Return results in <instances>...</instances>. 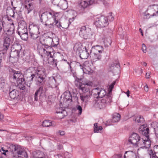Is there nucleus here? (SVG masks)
Returning a JSON list of instances; mask_svg holds the SVG:
<instances>
[{
    "instance_id": "0eeeda50",
    "label": "nucleus",
    "mask_w": 158,
    "mask_h": 158,
    "mask_svg": "<svg viewBox=\"0 0 158 158\" xmlns=\"http://www.w3.org/2000/svg\"><path fill=\"white\" fill-rule=\"evenodd\" d=\"M112 99L110 97L106 96L101 100H98L95 102L94 106L98 109H104L112 102Z\"/></svg>"
},
{
    "instance_id": "9d476101",
    "label": "nucleus",
    "mask_w": 158,
    "mask_h": 158,
    "mask_svg": "<svg viewBox=\"0 0 158 158\" xmlns=\"http://www.w3.org/2000/svg\"><path fill=\"white\" fill-rule=\"evenodd\" d=\"M27 69L25 72V75L23 76V77L21 78V81H23V82H24L28 87H30L33 82L34 75L31 72H27Z\"/></svg>"
},
{
    "instance_id": "6e6d98bb",
    "label": "nucleus",
    "mask_w": 158,
    "mask_h": 158,
    "mask_svg": "<svg viewBox=\"0 0 158 158\" xmlns=\"http://www.w3.org/2000/svg\"><path fill=\"white\" fill-rule=\"evenodd\" d=\"M112 158H122V156L121 154L114 155Z\"/></svg>"
},
{
    "instance_id": "09e8293b",
    "label": "nucleus",
    "mask_w": 158,
    "mask_h": 158,
    "mask_svg": "<svg viewBox=\"0 0 158 158\" xmlns=\"http://www.w3.org/2000/svg\"><path fill=\"white\" fill-rule=\"evenodd\" d=\"M24 56H26L25 57V60L27 62H29L31 56L30 53H27L26 54L24 53Z\"/></svg>"
},
{
    "instance_id": "8fccbe9b",
    "label": "nucleus",
    "mask_w": 158,
    "mask_h": 158,
    "mask_svg": "<svg viewBox=\"0 0 158 158\" xmlns=\"http://www.w3.org/2000/svg\"><path fill=\"white\" fill-rule=\"evenodd\" d=\"M104 42L107 46L110 45L111 43V41L110 38H109L107 40H105Z\"/></svg>"
},
{
    "instance_id": "e2e57ef3",
    "label": "nucleus",
    "mask_w": 158,
    "mask_h": 158,
    "mask_svg": "<svg viewBox=\"0 0 158 158\" xmlns=\"http://www.w3.org/2000/svg\"><path fill=\"white\" fill-rule=\"evenodd\" d=\"M59 132L60 133V134L61 135H64L65 134L64 131H59Z\"/></svg>"
},
{
    "instance_id": "393cba45",
    "label": "nucleus",
    "mask_w": 158,
    "mask_h": 158,
    "mask_svg": "<svg viewBox=\"0 0 158 158\" xmlns=\"http://www.w3.org/2000/svg\"><path fill=\"white\" fill-rule=\"evenodd\" d=\"M56 113L58 114L57 116L59 119L63 118L65 116L67 115L66 111L65 109H63L61 108L58 109L56 111Z\"/></svg>"
},
{
    "instance_id": "ea45409f",
    "label": "nucleus",
    "mask_w": 158,
    "mask_h": 158,
    "mask_svg": "<svg viewBox=\"0 0 158 158\" xmlns=\"http://www.w3.org/2000/svg\"><path fill=\"white\" fill-rule=\"evenodd\" d=\"M148 153L150 156L152 158H157V155H156V153L151 149H148Z\"/></svg>"
},
{
    "instance_id": "4d7b16f0",
    "label": "nucleus",
    "mask_w": 158,
    "mask_h": 158,
    "mask_svg": "<svg viewBox=\"0 0 158 158\" xmlns=\"http://www.w3.org/2000/svg\"><path fill=\"white\" fill-rule=\"evenodd\" d=\"M142 51L144 53H146L147 52V48H146V47L145 44H142Z\"/></svg>"
},
{
    "instance_id": "ddd939ff",
    "label": "nucleus",
    "mask_w": 158,
    "mask_h": 158,
    "mask_svg": "<svg viewBox=\"0 0 158 158\" xmlns=\"http://www.w3.org/2000/svg\"><path fill=\"white\" fill-rule=\"evenodd\" d=\"M79 35L82 38L87 39L89 38L92 35L91 29L86 28L85 26H83L81 28L79 32Z\"/></svg>"
},
{
    "instance_id": "f257e3e1",
    "label": "nucleus",
    "mask_w": 158,
    "mask_h": 158,
    "mask_svg": "<svg viewBox=\"0 0 158 158\" xmlns=\"http://www.w3.org/2000/svg\"><path fill=\"white\" fill-rule=\"evenodd\" d=\"M53 42V38L47 36L43 39V41H40V44L43 46L41 47L40 44H39L37 47V51L39 54L43 56V55H45L48 56H49L52 59L53 63L52 64L56 66L57 65V60L53 58L52 54H54L53 52V49L52 48V44Z\"/></svg>"
},
{
    "instance_id": "c756f323",
    "label": "nucleus",
    "mask_w": 158,
    "mask_h": 158,
    "mask_svg": "<svg viewBox=\"0 0 158 158\" xmlns=\"http://www.w3.org/2000/svg\"><path fill=\"white\" fill-rule=\"evenodd\" d=\"M115 83L116 81H114L110 85L108 86V89L109 92L107 93L106 96L108 97H110L111 99L112 98V89L114 88V85L115 84Z\"/></svg>"
},
{
    "instance_id": "13d9d810",
    "label": "nucleus",
    "mask_w": 158,
    "mask_h": 158,
    "mask_svg": "<svg viewBox=\"0 0 158 158\" xmlns=\"http://www.w3.org/2000/svg\"><path fill=\"white\" fill-rule=\"evenodd\" d=\"M39 94L35 92L34 95V99L35 101H37L38 100V95Z\"/></svg>"
},
{
    "instance_id": "c9c22d12",
    "label": "nucleus",
    "mask_w": 158,
    "mask_h": 158,
    "mask_svg": "<svg viewBox=\"0 0 158 158\" xmlns=\"http://www.w3.org/2000/svg\"><path fill=\"white\" fill-rule=\"evenodd\" d=\"M20 81V82H19V84L18 85L19 88L20 89L24 90L25 93H27L28 90L26 89L25 85L26 84L24 82H23V81Z\"/></svg>"
},
{
    "instance_id": "bb28decb",
    "label": "nucleus",
    "mask_w": 158,
    "mask_h": 158,
    "mask_svg": "<svg viewBox=\"0 0 158 158\" xmlns=\"http://www.w3.org/2000/svg\"><path fill=\"white\" fill-rule=\"evenodd\" d=\"M6 15L8 20L9 21L11 19H9L8 16H10L13 18L15 17V12L14 10L10 7H8L6 9Z\"/></svg>"
},
{
    "instance_id": "052dcab7",
    "label": "nucleus",
    "mask_w": 158,
    "mask_h": 158,
    "mask_svg": "<svg viewBox=\"0 0 158 158\" xmlns=\"http://www.w3.org/2000/svg\"><path fill=\"white\" fill-rule=\"evenodd\" d=\"M63 148V146L61 144H58L57 148L58 149L60 150L62 149Z\"/></svg>"
},
{
    "instance_id": "de8ad7c7",
    "label": "nucleus",
    "mask_w": 158,
    "mask_h": 158,
    "mask_svg": "<svg viewBox=\"0 0 158 158\" xmlns=\"http://www.w3.org/2000/svg\"><path fill=\"white\" fill-rule=\"evenodd\" d=\"M107 19V22L108 21H113L114 20V17L112 15L111 13H109L107 17H106Z\"/></svg>"
},
{
    "instance_id": "a878e982",
    "label": "nucleus",
    "mask_w": 158,
    "mask_h": 158,
    "mask_svg": "<svg viewBox=\"0 0 158 158\" xmlns=\"http://www.w3.org/2000/svg\"><path fill=\"white\" fill-rule=\"evenodd\" d=\"M124 158H136V154L132 151H126L124 156Z\"/></svg>"
},
{
    "instance_id": "39448f33",
    "label": "nucleus",
    "mask_w": 158,
    "mask_h": 158,
    "mask_svg": "<svg viewBox=\"0 0 158 158\" xmlns=\"http://www.w3.org/2000/svg\"><path fill=\"white\" fill-rule=\"evenodd\" d=\"M15 158H27L28 155L26 150L20 145L11 144L9 147Z\"/></svg>"
},
{
    "instance_id": "c85d7f7f",
    "label": "nucleus",
    "mask_w": 158,
    "mask_h": 158,
    "mask_svg": "<svg viewBox=\"0 0 158 158\" xmlns=\"http://www.w3.org/2000/svg\"><path fill=\"white\" fill-rule=\"evenodd\" d=\"M47 90V89L46 87L44 85H43L40 87L39 89L35 92L40 95L42 94H44Z\"/></svg>"
},
{
    "instance_id": "603ef678",
    "label": "nucleus",
    "mask_w": 158,
    "mask_h": 158,
    "mask_svg": "<svg viewBox=\"0 0 158 158\" xmlns=\"http://www.w3.org/2000/svg\"><path fill=\"white\" fill-rule=\"evenodd\" d=\"M6 86V83L3 81H0V89H3Z\"/></svg>"
},
{
    "instance_id": "680f3d73",
    "label": "nucleus",
    "mask_w": 158,
    "mask_h": 158,
    "mask_svg": "<svg viewBox=\"0 0 158 158\" xmlns=\"http://www.w3.org/2000/svg\"><path fill=\"white\" fill-rule=\"evenodd\" d=\"M32 0H24V1L25 2V4H27L29 3H30V2Z\"/></svg>"
},
{
    "instance_id": "49530a36",
    "label": "nucleus",
    "mask_w": 158,
    "mask_h": 158,
    "mask_svg": "<svg viewBox=\"0 0 158 158\" xmlns=\"http://www.w3.org/2000/svg\"><path fill=\"white\" fill-rule=\"evenodd\" d=\"M79 66L80 67V68L82 69L84 73H90V72L89 71L87 70L86 68H84L83 65L80 64V63L79 64Z\"/></svg>"
},
{
    "instance_id": "774afa93",
    "label": "nucleus",
    "mask_w": 158,
    "mask_h": 158,
    "mask_svg": "<svg viewBox=\"0 0 158 158\" xmlns=\"http://www.w3.org/2000/svg\"><path fill=\"white\" fill-rule=\"evenodd\" d=\"M126 94H127V96L128 97H129V94H130V92L129 91V90H128V91L125 92Z\"/></svg>"
},
{
    "instance_id": "1a4fd4ad",
    "label": "nucleus",
    "mask_w": 158,
    "mask_h": 158,
    "mask_svg": "<svg viewBox=\"0 0 158 158\" xmlns=\"http://www.w3.org/2000/svg\"><path fill=\"white\" fill-rule=\"evenodd\" d=\"M143 141V139L140 138L139 136L135 133L131 135L128 140L129 143L136 147L139 146Z\"/></svg>"
},
{
    "instance_id": "e433bc0d",
    "label": "nucleus",
    "mask_w": 158,
    "mask_h": 158,
    "mask_svg": "<svg viewBox=\"0 0 158 158\" xmlns=\"http://www.w3.org/2000/svg\"><path fill=\"white\" fill-rule=\"evenodd\" d=\"M133 120L136 122L137 123H142L144 121V119L143 117L140 115L135 116L133 117Z\"/></svg>"
},
{
    "instance_id": "72a5a7b5",
    "label": "nucleus",
    "mask_w": 158,
    "mask_h": 158,
    "mask_svg": "<svg viewBox=\"0 0 158 158\" xmlns=\"http://www.w3.org/2000/svg\"><path fill=\"white\" fill-rule=\"evenodd\" d=\"M22 48L21 45L19 44H14L11 47V50H14L15 51L20 52V51Z\"/></svg>"
},
{
    "instance_id": "20e7f679",
    "label": "nucleus",
    "mask_w": 158,
    "mask_h": 158,
    "mask_svg": "<svg viewBox=\"0 0 158 158\" xmlns=\"http://www.w3.org/2000/svg\"><path fill=\"white\" fill-rule=\"evenodd\" d=\"M27 72L34 73L38 84L42 85L44 83L46 76L45 70L44 68L40 69V68L31 67L27 69Z\"/></svg>"
},
{
    "instance_id": "5fc2aeb1",
    "label": "nucleus",
    "mask_w": 158,
    "mask_h": 158,
    "mask_svg": "<svg viewBox=\"0 0 158 158\" xmlns=\"http://www.w3.org/2000/svg\"><path fill=\"white\" fill-rule=\"evenodd\" d=\"M99 127L98 125V123H95L94 124V132H98V130H97V128Z\"/></svg>"
},
{
    "instance_id": "6e6552de",
    "label": "nucleus",
    "mask_w": 158,
    "mask_h": 158,
    "mask_svg": "<svg viewBox=\"0 0 158 158\" xmlns=\"http://www.w3.org/2000/svg\"><path fill=\"white\" fill-rule=\"evenodd\" d=\"M39 28L40 26L38 24L34 23L30 24L29 27L30 36L33 39L35 40L40 37V34Z\"/></svg>"
},
{
    "instance_id": "9b49d317",
    "label": "nucleus",
    "mask_w": 158,
    "mask_h": 158,
    "mask_svg": "<svg viewBox=\"0 0 158 158\" xmlns=\"http://www.w3.org/2000/svg\"><path fill=\"white\" fill-rule=\"evenodd\" d=\"M79 51V56L81 59H86L89 56L90 50H89L88 47L86 46L79 47L77 48Z\"/></svg>"
},
{
    "instance_id": "a18cd8bd",
    "label": "nucleus",
    "mask_w": 158,
    "mask_h": 158,
    "mask_svg": "<svg viewBox=\"0 0 158 158\" xmlns=\"http://www.w3.org/2000/svg\"><path fill=\"white\" fill-rule=\"evenodd\" d=\"M76 110L78 111V115H80L82 111V107L79 105H76Z\"/></svg>"
},
{
    "instance_id": "4be33fe9",
    "label": "nucleus",
    "mask_w": 158,
    "mask_h": 158,
    "mask_svg": "<svg viewBox=\"0 0 158 158\" xmlns=\"http://www.w3.org/2000/svg\"><path fill=\"white\" fill-rule=\"evenodd\" d=\"M146 139H143V141L142 143L141 142V144L140 145V148H149L150 147L151 142L150 140L149 139V135L148 137H145Z\"/></svg>"
},
{
    "instance_id": "5701e85b",
    "label": "nucleus",
    "mask_w": 158,
    "mask_h": 158,
    "mask_svg": "<svg viewBox=\"0 0 158 158\" xmlns=\"http://www.w3.org/2000/svg\"><path fill=\"white\" fill-rule=\"evenodd\" d=\"M33 158H48V156L44 152L39 150L33 152Z\"/></svg>"
},
{
    "instance_id": "338daca9",
    "label": "nucleus",
    "mask_w": 158,
    "mask_h": 158,
    "mask_svg": "<svg viewBox=\"0 0 158 158\" xmlns=\"http://www.w3.org/2000/svg\"><path fill=\"white\" fill-rule=\"evenodd\" d=\"M97 130H98V132L101 131L102 129V126H99L98 128H97Z\"/></svg>"
},
{
    "instance_id": "a211bd4d",
    "label": "nucleus",
    "mask_w": 158,
    "mask_h": 158,
    "mask_svg": "<svg viewBox=\"0 0 158 158\" xmlns=\"http://www.w3.org/2000/svg\"><path fill=\"white\" fill-rule=\"evenodd\" d=\"M69 68L70 69V71L72 73L73 77L76 76V73L75 69L77 66H79V63L75 61L67 62Z\"/></svg>"
},
{
    "instance_id": "dca6fc26",
    "label": "nucleus",
    "mask_w": 158,
    "mask_h": 158,
    "mask_svg": "<svg viewBox=\"0 0 158 158\" xmlns=\"http://www.w3.org/2000/svg\"><path fill=\"white\" fill-rule=\"evenodd\" d=\"M27 31V24L25 21L21 20L18 23V33H21L23 32H26Z\"/></svg>"
},
{
    "instance_id": "412c9836",
    "label": "nucleus",
    "mask_w": 158,
    "mask_h": 158,
    "mask_svg": "<svg viewBox=\"0 0 158 158\" xmlns=\"http://www.w3.org/2000/svg\"><path fill=\"white\" fill-rule=\"evenodd\" d=\"M139 131L140 133L145 136V137H148L149 133V129L147 127L146 124H143L141 126L139 129Z\"/></svg>"
},
{
    "instance_id": "58836bf2",
    "label": "nucleus",
    "mask_w": 158,
    "mask_h": 158,
    "mask_svg": "<svg viewBox=\"0 0 158 158\" xmlns=\"http://www.w3.org/2000/svg\"><path fill=\"white\" fill-rule=\"evenodd\" d=\"M22 33H18V34L20 36L22 40H26L28 37L27 31L26 32H23Z\"/></svg>"
},
{
    "instance_id": "f8f14e48",
    "label": "nucleus",
    "mask_w": 158,
    "mask_h": 158,
    "mask_svg": "<svg viewBox=\"0 0 158 158\" xmlns=\"http://www.w3.org/2000/svg\"><path fill=\"white\" fill-rule=\"evenodd\" d=\"M93 97L96 98H102L106 95V90L102 88H94L92 90Z\"/></svg>"
},
{
    "instance_id": "79ce46f5",
    "label": "nucleus",
    "mask_w": 158,
    "mask_h": 158,
    "mask_svg": "<svg viewBox=\"0 0 158 158\" xmlns=\"http://www.w3.org/2000/svg\"><path fill=\"white\" fill-rule=\"evenodd\" d=\"M151 17L152 16L149 12L147 11V10L143 13V19L144 20L148 19Z\"/></svg>"
},
{
    "instance_id": "3c124183",
    "label": "nucleus",
    "mask_w": 158,
    "mask_h": 158,
    "mask_svg": "<svg viewBox=\"0 0 158 158\" xmlns=\"http://www.w3.org/2000/svg\"><path fill=\"white\" fill-rule=\"evenodd\" d=\"M52 3L55 5L58 6L61 0H52Z\"/></svg>"
},
{
    "instance_id": "cd10ccee",
    "label": "nucleus",
    "mask_w": 158,
    "mask_h": 158,
    "mask_svg": "<svg viewBox=\"0 0 158 158\" xmlns=\"http://www.w3.org/2000/svg\"><path fill=\"white\" fill-rule=\"evenodd\" d=\"M20 52L11 50L10 52V57L14 58L16 59V60H18L19 57V53Z\"/></svg>"
},
{
    "instance_id": "423d86ee",
    "label": "nucleus",
    "mask_w": 158,
    "mask_h": 158,
    "mask_svg": "<svg viewBox=\"0 0 158 158\" xmlns=\"http://www.w3.org/2000/svg\"><path fill=\"white\" fill-rule=\"evenodd\" d=\"M92 53V60L93 62L100 60L104 53L103 48L99 45L93 47L90 51Z\"/></svg>"
},
{
    "instance_id": "0e129e2a",
    "label": "nucleus",
    "mask_w": 158,
    "mask_h": 158,
    "mask_svg": "<svg viewBox=\"0 0 158 158\" xmlns=\"http://www.w3.org/2000/svg\"><path fill=\"white\" fill-rule=\"evenodd\" d=\"M114 65L116 68H119L120 67V65L119 63H116L115 64H114Z\"/></svg>"
},
{
    "instance_id": "f03ea898",
    "label": "nucleus",
    "mask_w": 158,
    "mask_h": 158,
    "mask_svg": "<svg viewBox=\"0 0 158 158\" xmlns=\"http://www.w3.org/2000/svg\"><path fill=\"white\" fill-rule=\"evenodd\" d=\"M40 20L42 23H45V26L48 25L49 27L53 25H56L59 28L62 27L60 23L56 20V16L53 12L47 11L43 13Z\"/></svg>"
},
{
    "instance_id": "6ab92c4d",
    "label": "nucleus",
    "mask_w": 158,
    "mask_h": 158,
    "mask_svg": "<svg viewBox=\"0 0 158 158\" xmlns=\"http://www.w3.org/2000/svg\"><path fill=\"white\" fill-rule=\"evenodd\" d=\"M14 86H10L9 90V96L10 98L13 99L18 98L19 94V91L15 89H13V87Z\"/></svg>"
},
{
    "instance_id": "c03bdc74",
    "label": "nucleus",
    "mask_w": 158,
    "mask_h": 158,
    "mask_svg": "<svg viewBox=\"0 0 158 158\" xmlns=\"http://www.w3.org/2000/svg\"><path fill=\"white\" fill-rule=\"evenodd\" d=\"M59 44V41L57 39H53V42H52V47H56Z\"/></svg>"
},
{
    "instance_id": "37998d69",
    "label": "nucleus",
    "mask_w": 158,
    "mask_h": 158,
    "mask_svg": "<svg viewBox=\"0 0 158 158\" xmlns=\"http://www.w3.org/2000/svg\"><path fill=\"white\" fill-rule=\"evenodd\" d=\"M42 125L44 127H49L52 126V122L48 120H45L43 122Z\"/></svg>"
},
{
    "instance_id": "bf43d9fd",
    "label": "nucleus",
    "mask_w": 158,
    "mask_h": 158,
    "mask_svg": "<svg viewBox=\"0 0 158 158\" xmlns=\"http://www.w3.org/2000/svg\"><path fill=\"white\" fill-rule=\"evenodd\" d=\"M151 73L150 72H148L146 74V77L147 78H149L150 77V75Z\"/></svg>"
},
{
    "instance_id": "7ed1b4c3",
    "label": "nucleus",
    "mask_w": 158,
    "mask_h": 158,
    "mask_svg": "<svg viewBox=\"0 0 158 158\" xmlns=\"http://www.w3.org/2000/svg\"><path fill=\"white\" fill-rule=\"evenodd\" d=\"M93 85L92 81H85V84L80 85L79 89L83 93L80 94V98L82 102H86L91 97L92 93L90 89Z\"/></svg>"
},
{
    "instance_id": "7c9ffc66",
    "label": "nucleus",
    "mask_w": 158,
    "mask_h": 158,
    "mask_svg": "<svg viewBox=\"0 0 158 158\" xmlns=\"http://www.w3.org/2000/svg\"><path fill=\"white\" fill-rule=\"evenodd\" d=\"M50 86L52 88H56L57 89V85L56 84L55 79L54 77L50 78L49 81Z\"/></svg>"
},
{
    "instance_id": "4468645a",
    "label": "nucleus",
    "mask_w": 158,
    "mask_h": 158,
    "mask_svg": "<svg viewBox=\"0 0 158 158\" xmlns=\"http://www.w3.org/2000/svg\"><path fill=\"white\" fill-rule=\"evenodd\" d=\"M95 24L98 27H105L108 24L107 19L104 16H101L97 19L95 22Z\"/></svg>"
},
{
    "instance_id": "aec40b11",
    "label": "nucleus",
    "mask_w": 158,
    "mask_h": 158,
    "mask_svg": "<svg viewBox=\"0 0 158 158\" xmlns=\"http://www.w3.org/2000/svg\"><path fill=\"white\" fill-rule=\"evenodd\" d=\"M94 0H80L79 5L82 8L85 9L93 3Z\"/></svg>"
},
{
    "instance_id": "f704fd0d",
    "label": "nucleus",
    "mask_w": 158,
    "mask_h": 158,
    "mask_svg": "<svg viewBox=\"0 0 158 158\" xmlns=\"http://www.w3.org/2000/svg\"><path fill=\"white\" fill-rule=\"evenodd\" d=\"M65 98L66 101H69L70 102L72 101V94L69 91H66L64 93Z\"/></svg>"
},
{
    "instance_id": "a19ab883",
    "label": "nucleus",
    "mask_w": 158,
    "mask_h": 158,
    "mask_svg": "<svg viewBox=\"0 0 158 158\" xmlns=\"http://www.w3.org/2000/svg\"><path fill=\"white\" fill-rule=\"evenodd\" d=\"M25 6L27 10V14H29L33 9V5L31 3L25 5Z\"/></svg>"
},
{
    "instance_id": "f3484780",
    "label": "nucleus",
    "mask_w": 158,
    "mask_h": 158,
    "mask_svg": "<svg viewBox=\"0 0 158 158\" xmlns=\"http://www.w3.org/2000/svg\"><path fill=\"white\" fill-rule=\"evenodd\" d=\"M147 11L152 17L158 16V6L155 5H150L147 9Z\"/></svg>"
},
{
    "instance_id": "473e14b6",
    "label": "nucleus",
    "mask_w": 158,
    "mask_h": 158,
    "mask_svg": "<svg viewBox=\"0 0 158 158\" xmlns=\"http://www.w3.org/2000/svg\"><path fill=\"white\" fill-rule=\"evenodd\" d=\"M14 73L13 78L16 80H18L19 81H21V78L23 77V76L20 72H18L15 70H13Z\"/></svg>"
},
{
    "instance_id": "4c0bfd02",
    "label": "nucleus",
    "mask_w": 158,
    "mask_h": 158,
    "mask_svg": "<svg viewBox=\"0 0 158 158\" xmlns=\"http://www.w3.org/2000/svg\"><path fill=\"white\" fill-rule=\"evenodd\" d=\"M120 115L119 114L116 113L113 115L112 122L113 123L118 122L120 119Z\"/></svg>"
},
{
    "instance_id": "b1692460",
    "label": "nucleus",
    "mask_w": 158,
    "mask_h": 158,
    "mask_svg": "<svg viewBox=\"0 0 158 158\" xmlns=\"http://www.w3.org/2000/svg\"><path fill=\"white\" fill-rule=\"evenodd\" d=\"M11 41L10 37L5 36L3 39V48L4 51H6L9 48Z\"/></svg>"
},
{
    "instance_id": "2eb2a0df",
    "label": "nucleus",
    "mask_w": 158,
    "mask_h": 158,
    "mask_svg": "<svg viewBox=\"0 0 158 158\" xmlns=\"http://www.w3.org/2000/svg\"><path fill=\"white\" fill-rule=\"evenodd\" d=\"M3 30L7 36H10L12 35L14 32V26L13 23L11 24L4 25L2 24Z\"/></svg>"
},
{
    "instance_id": "864d4df0",
    "label": "nucleus",
    "mask_w": 158,
    "mask_h": 158,
    "mask_svg": "<svg viewBox=\"0 0 158 158\" xmlns=\"http://www.w3.org/2000/svg\"><path fill=\"white\" fill-rule=\"evenodd\" d=\"M154 151L155 152L157 155V158H158V145H155L154 146Z\"/></svg>"
},
{
    "instance_id": "2f4dec72",
    "label": "nucleus",
    "mask_w": 158,
    "mask_h": 158,
    "mask_svg": "<svg viewBox=\"0 0 158 158\" xmlns=\"http://www.w3.org/2000/svg\"><path fill=\"white\" fill-rule=\"evenodd\" d=\"M58 6L63 10H65L68 7L67 2L66 0H61Z\"/></svg>"
},
{
    "instance_id": "69168bd1",
    "label": "nucleus",
    "mask_w": 158,
    "mask_h": 158,
    "mask_svg": "<svg viewBox=\"0 0 158 158\" xmlns=\"http://www.w3.org/2000/svg\"><path fill=\"white\" fill-rule=\"evenodd\" d=\"M144 89L145 91L148 92V86L147 85L145 86Z\"/></svg>"
}]
</instances>
